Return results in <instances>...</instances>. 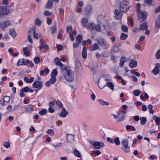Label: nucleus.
Instances as JSON below:
<instances>
[{
    "label": "nucleus",
    "instance_id": "36",
    "mask_svg": "<svg viewBox=\"0 0 160 160\" xmlns=\"http://www.w3.org/2000/svg\"><path fill=\"white\" fill-rule=\"evenodd\" d=\"M94 24L92 23H89L86 26V28L88 29H94Z\"/></svg>",
    "mask_w": 160,
    "mask_h": 160
},
{
    "label": "nucleus",
    "instance_id": "1",
    "mask_svg": "<svg viewBox=\"0 0 160 160\" xmlns=\"http://www.w3.org/2000/svg\"><path fill=\"white\" fill-rule=\"evenodd\" d=\"M62 72L66 80L68 82H71L73 81L74 77L73 72L70 69H68L66 68L62 70Z\"/></svg>",
    "mask_w": 160,
    "mask_h": 160
},
{
    "label": "nucleus",
    "instance_id": "39",
    "mask_svg": "<svg viewBox=\"0 0 160 160\" xmlns=\"http://www.w3.org/2000/svg\"><path fill=\"white\" fill-rule=\"evenodd\" d=\"M9 34L13 38L16 37L17 34L15 31L13 29H11L9 31Z\"/></svg>",
    "mask_w": 160,
    "mask_h": 160
},
{
    "label": "nucleus",
    "instance_id": "33",
    "mask_svg": "<svg viewBox=\"0 0 160 160\" xmlns=\"http://www.w3.org/2000/svg\"><path fill=\"white\" fill-rule=\"evenodd\" d=\"M113 143H114L116 145L118 146L119 145L120 142L119 138L118 137L115 138L113 140Z\"/></svg>",
    "mask_w": 160,
    "mask_h": 160
},
{
    "label": "nucleus",
    "instance_id": "10",
    "mask_svg": "<svg viewBox=\"0 0 160 160\" xmlns=\"http://www.w3.org/2000/svg\"><path fill=\"white\" fill-rule=\"evenodd\" d=\"M10 25V22L9 21H4L2 23H0V28L2 30H3L5 28Z\"/></svg>",
    "mask_w": 160,
    "mask_h": 160
},
{
    "label": "nucleus",
    "instance_id": "48",
    "mask_svg": "<svg viewBox=\"0 0 160 160\" xmlns=\"http://www.w3.org/2000/svg\"><path fill=\"white\" fill-rule=\"evenodd\" d=\"M47 133L51 136H53L54 135V131L52 129H49L47 131Z\"/></svg>",
    "mask_w": 160,
    "mask_h": 160
},
{
    "label": "nucleus",
    "instance_id": "23",
    "mask_svg": "<svg viewBox=\"0 0 160 160\" xmlns=\"http://www.w3.org/2000/svg\"><path fill=\"white\" fill-rule=\"evenodd\" d=\"M148 28L147 23H144L140 25L139 29L142 30H146Z\"/></svg>",
    "mask_w": 160,
    "mask_h": 160
},
{
    "label": "nucleus",
    "instance_id": "25",
    "mask_svg": "<svg viewBox=\"0 0 160 160\" xmlns=\"http://www.w3.org/2000/svg\"><path fill=\"white\" fill-rule=\"evenodd\" d=\"M74 136L73 135L68 134L67 135V141L69 142H71L74 140Z\"/></svg>",
    "mask_w": 160,
    "mask_h": 160
},
{
    "label": "nucleus",
    "instance_id": "37",
    "mask_svg": "<svg viewBox=\"0 0 160 160\" xmlns=\"http://www.w3.org/2000/svg\"><path fill=\"white\" fill-rule=\"evenodd\" d=\"M141 121V125H144L147 122L146 118L145 117H141L140 118Z\"/></svg>",
    "mask_w": 160,
    "mask_h": 160
},
{
    "label": "nucleus",
    "instance_id": "17",
    "mask_svg": "<svg viewBox=\"0 0 160 160\" xmlns=\"http://www.w3.org/2000/svg\"><path fill=\"white\" fill-rule=\"evenodd\" d=\"M55 62V64L58 66H60L61 68L63 67V64L61 63V60L58 58H56L54 59ZM63 70L62 68H61V70Z\"/></svg>",
    "mask_w": 160,
    "mask_h": 160
},
{
    "label": "nucleus",
    "instance_id": "24",
    "mask_svg": "<svg viewBox=\"0 0 160 160\" xmlns=\"http://www.w3.org/2000/svg\"><path fill=\"white\" fill-rule=\"evenodd\" d=\"M68 113V111L65 108H63L60 113V115L62 117L65 118L66 117Z\"/></svg>",
    "mask_w": 160,
    "mask_h": 160
},
{
    "label": "nucleus",
    "instance_id": "55",
    "mask_svg": "<svg viewBox=\"0 0 160 160\" xmlns=\"http://www.w3.org/2000/svg\"><path fill=\"white\" fill-rule=\"evenodd\" d=\"M55 104H56L59 108H62V104L61 102L59 101H57L55 102Z\"/></svg>",
    "mask_w": 160,
    "mask_h": 160
},
{
    "label": "nucleus",
    "instance_id": "42",
    "mask_svg": "<svg viewBox=\"0 0 160 160\" xmlns=\"http://www.w3.org/2000/svg\"><path fill=\"white\" fill-rule=\"evenodd\" d=\"M128 35L124 33H122L120 36V39L122 40H125L128 37Z\"/></svg>",
    "mask_w": 160,
    "mask_h": 160
},
{
    "label": "nucleus",
    "instance_id": "30",
    "mask_svg": "<svg viewBox=\"0 0 160 160\" xmlns=\"http://www.w3.org/2000/svg\"><path fill=\"white\" fill-rule=\"evenodd\" d=\"M52 7V0H48L46 5L47 8H50Z\"/></svg>",
    "mask_w": 160,
    "mask_h": 160
},
{
    "label": "nucleus",
    "instance_id": "45",
    "mask_svg": "<svg viewBox=\"0 0 160 160\" xmlns=\"http://www.w3.org/2000/svg\"><path fill=\"white\" fill-rule=\"evenodd\" d=\"M126 129L128 130L131 129L132 131H134L136 130L135 128L132 126H130L129 125H127L126 127Z\"/></svg>",
    "mask_w": 160,
    "mask_h": 160
},
{
    "label": "nucleus",
    "instance_id": "20",
    "mask_svg": "<svg viewBox=\"0 0 160 160\" xmlns=\"http://www.w3.org/2000/svg\"><path fill=\"white\" fill-rule=\"evenodd\" d=\"M101 78H99L98 79V86L99 88L102 89L106 86V83H105L104 82H101Z\"/></svg>",
    "mask_w": 160,
    "mask_h": 160
},
{
    "label": "nucleus",
    "instance_id": "44",
    "mask_svg": "<svg viewBox=\"0 0 160 160\" xmlns=\"http://www.w3.org/2000/svg\"><path fill=\"white\" fill-rule=\"evenodd\" d=\"M47 112V111L46 109H43L39 112V114L41 116H42L46 114Z\"/></svg>",
    "mask_w": 160,
    "mask_h": 160
},
{
    "label": "nucleus",
    "instance_id": "6",
    "mask_svg": "<svg viewBox=\"0 0 160 160\" xmlns=\"http://www.w3.org/2000/svg\"><path fill=\"white\" fill-rule=\"evenodd\" d=\"M36 27L35 26H32L30 30H28L29 33H32L34 38L36 39H38L41 37L40 34L36 32Z\"/></svg>",
    "mask_w": 160,
    "mask_h": 160
},
{
    "label": "nucleus",
    "instance_id": "2",
    "mask_svg": "<svg viewBox=\"0 0 160 160\" xmlns=\"http://www.w3.org/2000/svg\"><path fill=\"white\" fill-rule=\"evenodd\" d=\"M129 3L126 0H123L121 2L120 6V11L124 12H127L130 7Z\"/></svg>",
    "mask_w": 160,
    "mask_h": 160
},
{
    "label": "nucleus",
    "instance_id": "64",
    "mask_svg": "<svg viewBox=\"0 0 160 160\" xmlns=\"http://www.w3.org/2000/svg\"><path fill=\"white\" fill-rule=\"evenodd\" d=\"M32 35V34L29 33L28 36V40L29 42L31 43H32L33 42L32 41L31 39V35Z\"/></svg>",
    "mask_w": 160,
    "mask_h": 160
},
{
    "label": "nucleus",
    "instance_id": "56",
    "mask_svg": "<svg viewBox=\"0 0 160 160\" xmlns=\"http://www.w3.org/2000/svg\"><path fill=\"white\" fill-rule=\"evenodd\" d=\"M12 106L11 105H9L6 108V109L8 112H11L12 111Z\"/></svg>",
    "mask_w": 160,
    "mask_h": 160
},
{
    "label": "nucleus",
    "instance_id": "49",
    "mask_svg": "<svg viewBox=\"0 0 160 160\" xmlns=\"http://www.w3.org/2000/svg\"><path fill=\"white\" fill-rule=\"evenodd\" d=\"M56 81V77H51V78L49 80V82H50L52 84L54 83Z\"/></svg>",
    "mask_w": 160,
    "mask_h": 160
},
{
    "label": "nucleus",
    "instance_id": "43",
    "mask_svg": "<svg viewBox=\"0 0 160 160\" xmlns=\"http://www.w3.org/2000/svg\"><path fill=\"white\" fill-rule=\"evenodd\" d=\"M133 94L136 96H139L141 92L139 90H135L133 92Z\"/></svg>",
    "mask_w": 160,
    "mask_h": 160
},
{
    "label": "nucleus",
    "instance_id": "35",
    "mask_svg": "<svg viewBox=\"0 0 160 160\" xmlns=\"http://www.w3.org/2000/svg\"><path fill=\"white\" fill-rule=\"evenodd\" d=\"M82 39V36L80 35H78L77 36L76 38V40L77 42L79 43H80Z\"/></svg>",
    "mask_w": 160,
    "mask_h": 160
},
{
    "label": "nucleus",
    "instance_id": "38",
    "mask_svg": "<svg viewBox=\"0 0 160 160\" xmlns=\"http://www.w3.org/2000/svg\"><path fill=\"white\" fill-rule=\"evenodd\" d=\"M125 116L124 115L119 113L118 116V122L123 120Z\"/></svg>",
    "mask_w": 160,
    "mask_h": 160
},
{
    "label": "nucleus",
    "instance_id": "59",
    "mask_svg": "<svg viewBox=\"0 0 160 160\" xmlns=\"http://www.w3.org/2000/svg\"><path fill=\"white\" fill-rule=\"evenodd\" d=\"M24 92H28L29 91V88L28 86L25 87L21 89Z\"/></svg>",
    "mask_w": 160,
    "mask_h": 160
},
{
    "label": "nucleus",
    "instance_id": "58",
    "mask_svg": "<svg viewBox=\"0 0 160 160\" xmlns=\"http://www.w3.org/2000/svg\"><path fill=\"white\" fill-rule=\"evenodd\" d=\"M109 54V53L108 52H105L102 53V57L106 58L108 57Z\"/></svg>",
    "mask_w": 160,
    "mask_h": 160
},
{
    "label": "nucleus",
    "instance_id": "3",
    "mask_svg": "<svg viewBox=\"0 0 160 160\" xmlns=\"http://www.w3.org/2000/svg\"><path fill=\"white\" fill-rule=\"evenodd\" d=\"M93 8L90 4H88L84 8L83 12L85 15L87 17L90 16L92 13Z\"/></svg>",
    "mask_w": 160,
    "mask_h": 160
},
{
    "label": "nucleus",
    "instance_id": "13",
    "mask_svg": "<svg viewBox=\"0 0 160 160\" xmlns=\"http://www.w3.org/2000/svg\"><path fill=\"white\" fill-rule=\"evenodd\" d=\"M97 42L98 44L101 47L105 46L107 44L105 40L101 38H98L97 39Z\"/></svg>",
    "mask_w": 160,
    "mask_h": 160
},
{
    "label": "nucleus",
    "instance_id": "52",
    "mask_svg": "<svg viewBox=\"0 0 160 160\" xmlns=\"http://www.w3.org/2000/svg\"><path fill=\"white\" fill-rule=\"evenodd\" d=\"M3 146L6 148H8L10 147V143L8 142H4L3 143Z\"/></svg>",
    "mask_w": 160,
    "mask_h": 160
},
{
    "label": "nucleus",
    "instance_id": "46",
    "mask_svg": "<svg viewBox=\"0 0 160 160\" xmlns=\"http://www.w3.org/2000/svg\"><path fill=\"white\" fill-rule=\"evenodd\" d=\"M27 48L25 47L23 48V51L24 52V54L26 56H28L30 55V52L29 51H27Z\"/></svg>",
    "mask_w": 160,
    "mask_h": 160
},
{
    "label": "nucleus",
    "instance_id": "63",
    "mask_svg": "<svg viewBox=\"0 0 160 160\" xmlns=\"http://www.w3.org/2000/svg\"><path fill=\"white\" fill-rule=\"evenodd\" d=\"M51 145L54 147L55 148L57 149L58 147H60L61 145V143H59L55 145L54 144H51Z\"/></svg>",
    "mask_w": 160,
    "mask_h": 160
},
{
    "label": "nucleus",
    "instance_id": "53",
    "mask_svg": "<svg viewBox=\"0 0 160 160\" xmlns=\"http://www.w3.org/2000/svg\"><path fill=\"white\" fill-rule=\"evenodd\" d=\"M52 13L51 12H49L48 11L46 10L43 13L44 15L45 16H49L52 15Z\"/></svg>",
    "mask_w": 160,
    "mask_h": 160
},
{
    "label": "nucleus",
    "instance_id": "11",
    "mask_svg": "<svg viewBox=\"0 0 160 160\" xmlns=\"http://www.w3.org/2000/svg\"><path fill=\"white\" fill-rule=\"evenodd\" d=\"M160 67V64L158 63H157L155 64V67L154 69L151 72L154 75H157L159 72V68Z\"/></svg>",
    "mask_w": 160,
    "mask_h": 160
},
{
    "label": "nucleus",
    "instance_id": "19",
    "mask_svg": "<svg viewBox=\"0 0 160 160\" xmlns=\"http://www.w3.org/2000/svg\"><path fill=\"white\" fill-rule=\"evenodd\" d=\"M88 22V19L87 18H82L81 20V24L84 27L87 26V24Z\"/></svg>",
    "mask_w": 160,
    "mask_h": 160
},
{
    "label": "nucleus",
    "instance_id": "60",
    "mask_svg": "<svg viewBox=\"0 0 160 160\" xmlns=\"http://www.w3.org/2000/svg\"><path fill=\"white\" fill-rule=\"evenodd\" d=\"M160 49L158 50L156 54V56L157 59L160 58Z\"/></svg>",
    "mask_w": 160,
    "mask_h": 160
},
{
    "label": "nucleus",
    "instance_id": "28",
    "mask_svg": "<svg viewBox=\"0 0 160 160\" xmlns=\"http://www.w3.org/2000/svg\"><path fill=\"white\" fill-rule=\"evenodd\" d=\"M126 61L125 58L124 57H122L120 59L119 65L120 67H122L124 64V62Z\"/></svg>",
    "mask_w": 160,
    "mask_h": 160
},
{
    "label": "nucleus",
    "instance_id": "29",
    "mask_svg": "<svg viewBox=\"0 0 160 160\" xmlns=\"http://www.w3.org/2000/svg\"><path fill=\"white\" fill-rule=\"evenodd\" d=\"M119 51V48L118 46H114L112 48L111 53H114L118 52Z\"/></svg>",
    "mask_w": 160,
    "mask_h": 160
},
{
    "label": "nucleus",
    "instance_id": "4",
    "mask_svg": "<svg viewBox=\"0 0 160 160\" xmlns=\"http://www.w3.org/2000/svg\"><path fill=\"white\" fill-rule=\"evenodd\" d=\"M137 10L138 12V17L140 21L141 22L144 21L147 17V13L145 12L140 11V9H137Z\"/></svg>",
    "mask_w": 160,
    "mask_h": 160
},
{
    "label": "nucleus",
    "instance_id": "21",
    "mask_svg": "<svg viewBox=\"0 0 160 160\" xmlns=\"http://www.w3.org/2000/svg\"><path fill=\"white\" fill-rule=\"evenodd\" d=\"M10 100V98L9 96H6L3 98V102L2 103L3 105H4L6 104V103L9 102Z\"/></svg>",
    "mask_w": 160,
    "mask_h": 160
},
{
    "label": "nucleus",
    "instance_id": "57",
    "mask_svg": "<svg viewBox=\"0 0 160 160\" xmlns=\"http://www.w3.org/2000/svg\"><path fill=\"white\" fill-rule=\"evenodd\" d=\"M20 106V104L15 105L12 109V111H13L15 110L19 109Z\"/></svg>",
    "mask_w": 160,
    "mask_h": 160
},
{
    "label": "nucleus",
    "instance_id": "61",
    "mask_svg": "<svg viewBox=\"0 0 160 160\" xmlns=\"http://www.w3.org/2000/svg\"><path fill=\"white\" fill-rule=\"evenodd\" d=\"M104 16H103L102 15H99L97 19L98 21H101L102 19H104Z\"/></svg>",
    "mask_w": 160,
    "mask_h": 160
},
{
    "label": "nucleus",
    "instance_id": "9",
    "mask_svg": "<svg viewBox=\"0 0 160 160\" xmlns=\"http://www.w3.org/2000/svg\"><path fill=\"white\" fill-rule=\"evenodd\" d=\"M104 145V143L102 142H95L93 144V146L94 148L96 149H99L101 147H103Z\"/></svg>",
    "mask_w": 160,
    "mask_h": 160
},
{
    "label": "nucleus",
    "instance_id": "50",
    "mask_svg": "<svg viewBox=\"0 0 160 160\" xmlns=\"http://www.w3.org/2000/svg\"><path fill=\"white\" fill-rule=\"evenodd\" d=\"M122 30L125 32H127L128 31V28L126 26L123 25L122 27Z\"/></svg>",
    "mask_w": 160,
    "mask_h": 160
},
{
    "label": "nucleus",
    "instance_id": "26",
    "mask_svg": "<svg viewBox=\"0 0 160 160\" xmlns=\"http://www.w3.org/2000/svg\"><path fill=\"white\" fill-rule=\"evenodd\" d=\"M82 57L83 58L85 59L87 57V52L86 48L85 47H84L83 48L82 52Z\"/></svg>",
    "mask_w": 160,
    "mask_h": 160
},
{
    "label": "nucleus",
    "instance_id": "47",
    "mask_svg": "<svg viewBox=\"0 0 160 160\" xmlns=\"http://www.w3.org/2000/svg\"><path fill=\"white\" fill-rule=\"evenodd\" d=\"M156 24L157 27L158 28L160 27V15L158 16L157 18Z\"/></svg>",
    "mask_w": 160,
    "mask_h": 160
},
{
    "label": "nucleus",
    "instance_id": "31",
    "mask_svg": "<svg viewBox=\"0 0 160 160\" xmlns=\"http://www.w3.org/2000/svg\"><path fill=\"white\" fill-rule=\"evenodd\" d=\"M73 152L74 155L78 158H81V156L80 152L76 149H74L73 151Z\"/></svg>",
    "mask_w": 160,
    "mask_h": 160
},
{
    "label": "nucleus",
    "instance_id": "32",
    "mask_svg": "<svg viewBox=\"0 0 160 160\" xmlns=\"http://www.w3.org/2000/svg\"><path fill=\"white\" fill-rule=\"evenodd\" d=\"M49 48L47 44H41L39 46V48L41 50L43 48H45L46 50H48Z\"/></svg>",
    "mask_w": 160,
    "mask_h": 160
},
{
    "label": "nucleus",
    "instance_id": "54",
    "mask_svg": "<svg viewBox=\"0 0 160 160\" xmlns=\"http://www.w3.org/2000/svg\"><path fill=\"white\" fill-rule=\"evenodd\" d=\"M34 61L35 63H38L40 61L39 58L38 57H36L34 59Z\"/></svg>",
    "mask_w": 160,
    "mask_h": 160
},
{
    "label": "nucleus",
    "instance_id": "40",
    "mask_svg": "<svg viewBox=\"0 0 160 160\" xmlns=\"http://www.w3.org/2000/svg\"><path fill=\"white\" fill-rule=\"evenodd\" d=\"M94 29H95L97 31L100 32L101 31V27L99 24L95 25L94 26Z\"/></svg>",
    "mask_w": 160,
    "mask_h": 160
},
{
    "label": "nucleus",
    "instance_id": "5",
    "mask_svg": "<svg viewBox=\"0 0 160 160\" xmlns=\"http://www.w3.org/2000/svg\"><path fill=\"white\" fill-rule=\"evenodd\" d=\"M122 145L123 146L121 149L123 150L126 153H128L130 151V148L128 146V142L127 139H124L121 142Z\"/></svg>",
    "mask_w": 160,
    "mask_h": 160
},
{
    "label": "nucleus",
    "instance_id": "18",
    "mask_svg": "<svg viewBox=\"0 0 160 160\" xmlns=\"http://www.w3.org/2000/svg\"><path fill=\"white\" fill-rule=\"evenodd\" d=\"M152 119L155 120L158 126V129H160V118H159L154 115L153 116Z\"/></svg>",
    "mask_w": 160,
    "mask_h": 160
},
{
    "label": "nucleus",
    "instance_id": "51",
    "mask_svg": "<svg viewBox=\"0 0 160 160\" xmlns=\"http://www.w3.org/2000/svg\"><path fill=\"white\" fill-rule=\"evenodd\" d=\"M50 29H51V32L52 34H53L56 31V27L55 26H53L52 27L50 28Z\"/></svg>",
    "mask_w": 160,
    "mask_h": 160
},
{
    "label": "nucleus",
    "instance_id": "34",
    "mask_svg": "<svg viewBox=\"0 0 160 160\" xmlns=\"http://www.w3.org/2000/svg\"><path fill=\"white\" fill-rule=\"evenodd\" d=\"M99 47L97 43H94L92 45V47L91 48V50L92 51H94L98 49Z\"/></svg>",
    "mask_w": 160,
    "mask_h": 160
},
{
    "label": "nucleus",
    "instance_id": "15",
    "mask_svg": "<svg viewBox=\"0 0 160 160\" xmlns=\"http://www.w3.org/2000/svg\"><path fill=\"white\" fill-rule=\"evenodd\" d=\"M129 65L131 68H134L137 66V63L136 61L133 59H131L130 60Z\"/></svg>",
    "mask_w": 160,
    "mask_h": 160
},
{
    "label": "nucleus",
    "instance_id": "16",
    "mask_svg": "<svg viewBox=\"0 0 160 160\" xmlns=\"http://www.w3.org/2000/svg\"><path fill=\"white\" fill-rule=\"evenodd\" d=\"M115 18L117 19H120L122 17V14L119 10H116L114 12Z\"/></svg>",
    "mask_w": 160,
    "mask_h": 160
},
{
    "label": "nucleus",
    "instance_id": "41",
    "mask_svg": "<svg viewBox=\"0 0 160 160\" xmlns=\"http://www.w3.org/2000/svg\"><path fill=\"white\" fill-rule=\"evenodd\" d=\"M57 71L56 69H54L52 70L51 73V77H55V76L57 75Z\"/></svg>",
    "mask_w": 160,
    "mask_h": 160
},
{
    "label": "nucleus",
    "instance_id": "27",
    "mask_svg": "<svg viewBox=\"0 0 160 160\" xmlns=\"http://www.w3.org/2000/svg\"><path fill=\"white\" fill-rule=\"evenodd\" d=\"M106 86H107L108 88L112 90L114 89V85L111 82H108L106 83Z\"/></svg>",
    "mask_w": 160,
    "mask_h": 160
},
{
    "label": "nucleus",
    "instance_id": "7",
    "mask_svg": "<svg viewBox=\"0 0 160 160\" xmlns=\"http://www.w3.org/2000/svg\"><path fill=\"white\" fill-rule=\"evenodd\" d=\"M42 86L43 85L42 82L38 80L35 81L32 84V87L33 88L38 89L36 92L41 89Z\"/></svg>",
    "mask_w": 160,
    "mask_h": 160
},
{
    "label": "nucleus",
    "instance_id": "14",
    "mask_svg": "<svg viewBox=\"0 0 160 160\" xmlns=\"http://www.w3.org/2000/svg\"><path fill=\"white\" fill-rule=\"evenodd\" d=\"M27 63V60H25L24 58L19 59L17 63V65L20 66L21 65H26Z\"/></svg>",
    "mask_w": 160,
    "mask_h": 160
},
{
    "label": "nucleus",
    "instance_id": "22",
    "mask_svg": "<svg viewBox=\"0 0 160 160\" xmlns=\"http://www.w3.org/2000/svg\"><path fill=\"white\" fill-rule=\"evenodd\" d=\"M34 110V107L32 105H28L26 107V111L27 112H30Z\"/></svg>",
    "mask_w": 160,
    "mask_h": 160
},
{
    "label": "nucleus",
    "instance_id": "62",
    "mask_svg": "<svg viewBox=\"0 0 160 160\" xmlns=\"http://www.w3.org/2000/svg\"><path fill=\"white\" fill-rule=\"evenodd\" d=\"M41 21L39 19H37L35 20V23L36 25L39 26L41 24Z\"/></svg>",
    "mask_w": 160,
    "mask_h": 160
},
{
    "label": "nucleus",
    "instance_id": "12",
    "mask_svg": "<svg viewBox=\"0 0 160 160\" xmlns=\"http://www.w3.org/2000/svg\"><path fill=\"white\" fill-rule=\"evenodd\" d=\"M98 102L101 105L104 106H108L109 108H112V104L111 103H109L108 102L104 101L102 99H99L98 100Z\"/></svg>",
    "mask_w": 160,
    "mask_h": 160
},
{
    "label": "nucleus",
    "instance_id": "8",
    "mask_svg": "<svg viewBox=\"0 0 160 160\" xmlns=\"http://www.w3.org/2000/svg\"><path fill=\"white\" fill-rule=\"evenodd\" d=\"M9 9L6 7H0V15H6L9 12Z\"/></svg>",
    "mask_w": 160,
    "mask_h": 160
}]
</instances>
